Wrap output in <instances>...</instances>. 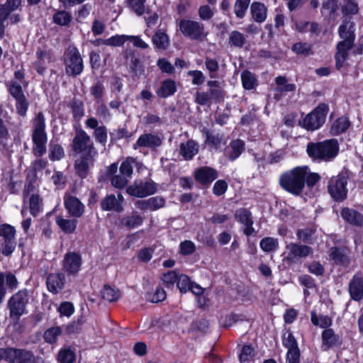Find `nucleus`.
I'll return each instance as SVG.
<instances>
[{
    "instance_id": "54",
    "label": "nucleus",
    "mask_w": 363,
    "mask_h": 363,
    "mask_svg": "<svg viewBox=\"0 0 363 363\" xmlns=\"http://www.w3.org/2000/svg\"><path fill=\"white\" fill-rule=\"evenodd\" d=\"M250 0H235L234 13L238 19H242L247 13Z\"/></svg>"
},
{
    "instance_id": "32",
    "label": "nucleus",
    "mask_w": 363,
    "mask_h": 363,
    "mask_svg": "<svg viewBox=\"0 0 363 363\" xmlns=\"http://www.w3.org/2000/svg\"><path fill=\"white\" fill-rule=\"evenodd\" d=\"M198 152L199 145L194 140H189L179 145V155L186 161L191 160Z\"/></svg>"
},
{
    "instance_id": "53",
    "label": "nucleus",
    "mask_w": 363,
    "mask_h": 363,
    "mask_svg": "<svg viewBox=\"0 0 363 363\" xmlns=\"http://www.w3.org/2000/svg\"><path fill=\"white\" fill-rule=\"evenodd\" d=\"M315 230L311 228L298 229L296 232L298 239L304 243L311 245L313 242V235Z\"/></svg>"
},
{
    "instance_id": "9",
    "label": "nucleus",
    "mask_w": 363,
    "mask_h": 363,
    "mask_svg": "<svg viewBox=\"0 0 363 363\" xmlns=\"http://www.w3.org/2000/svg\"><path fill=\"white\" fill-rule=\"evenodd\" d=\"M8 93L15 99L16 113L21 118H26L29 108V101L26 96L22 86L16 81L6 83Z\"/></svg>"
},
{
    "instance_id": "34",
    "label": "nucleus",
    "mask_w": 363,
    "mask_h": 363,
    "mask_svg": "<svg viewBox=\"0 0 363 363\" xmlns=\"http://www.w3.org/2000/svg\"><path fill=\"white\" fill-rule=\"evenodd\" d=\"M55 223L62 232L69 235L75 233L78 220L75 218H65L62 216H57L55 218Z\"/></svg>"
},
{
    "instance_id": "7",
    "label": "nucleus",
    "mask_w": 363,
    "mask_h": 363,
    "mask_svg": "<svg viewBox=\"0 0 363 363\" xmlns=\"http://www.w3.org/2000/svg\"><path fill=\"white\" fill-rule=\"evenodd\" d=\"M348 179L345 174L339 173L328 180L327 191L333 201L342 203L347 199Z\"/></svg>"
},
{
    "instance_id": "58",
    "label": "nucleus",
    "mask_w": 363,
    "mask_h": 363,
    "mask_svg": "<svg viewBox=\"0 0 363 363\" xmlns=\"http://www.w3.org/2000/svg\"><path fill=\"white\" fill-rule=\"evenodd\" d=\"M191 282V278L187 274H180L176 284L177 288L182 294H186L189 291Z\"/></svg>"
},
{
    "instance_id": "20",
    "label": "nucleus",
    "mask_w": 363,
    "mask_h": 363,
    "mask_svg": "<svg viewBox=\"0 0 363 363\" xmlns=\"http://www.w3.org/2000/svg\"><path fill=\"white\" fill-rule=\"evenodd\" d=\"M322 348L328 350L333 347H340L343 344L341 335L336 334L333 328L323 330L321 333Z\"/></svg>"
},
{
    "instance_id": "38",
    "label": "nucleus",
    "mask_w": 363,
    "mask_h": 363,
    "mask_svg": "<svg viewBox=\"0 0 363 363\" xmlns=\"http://www.w3.org/2000/svg\"><path fill=\"white\" fill-rule=\"evenodd\" d=\"M73 121L79 122L84 116V105L82 100L74 98L68 104Z\"/></svg>"
},
{
    "instance_id": "60",
    "label": "nucleus",
    "mask_w": 363,
    "mask_h": 363,
    "mask_svg": "<svg viewBox=\"0 0 363 363\" xmlns=\"http://www.w3.org/2000/svg\"><path fill=\"white\" fill-rule=\"evenodd\" d=\"M147 0H127L128 7L136 15L140 16L145 12V3Z\"/></svg>"
},
{
    "instance_id": "11",
    "label": "nucleus",
    "mask_w": 363,
    "mask_h": 363,
    "mask_svg": "<svg viewBox=\"0 0 363 363\" xmlns=\"http://www.w3.org/2000/svg\"><path fill=\"white\" fill-rule=\"evenodd\" d=\"M16 230L9 223L0 224V250L4 256L9 257L16 247Z\"/></svg>"
},
{
    "instance_id": "39",
    "label": "nucleus",
    "mask_w": 363,
    "mask_h": 363,
    "mask_svg": "<svg viewBox=\"0 0 363 363\" xmlns=\"http://www.w3.org/2000/svg\"><path fill=\"white\" fill-rule=\"evenodd\" d=\"M152 41L155 48L166 50L169 45V38L167 33L163 30H158L152 38Z\"/></svg>"
},
{
    "instance_id": "47",
    "label": "nucleus",
    "mask_w": 363,
    "mask_h": 363,
    "mask_svg": "<svg viewBox=\"0 0 363 363\" xmlns=\"http://www.w3.org/2000/svg\"><path fill=\"white\" fill-rule=\"evenodd\" d=\"M312 252V248L308 245L297 243L290 245V253L295 257H306Z\"/></svg>"
},
{
    "instance_id": "6",
    "label": "nucleus",
    "mask_w": 363,
    "mask_h": 363,
    "mask_svg": "<svg viewBox=\"0 0 363 363\" xmlns=\"http://www.w3.org/2000/svg\"><path fill=\"white\" fill-rule=\"evenodd\" d=\"M29 298V291L26 288L18 290L9 298L7 301V308L11 319L18 320L26 313Z\"/></svg>"
},
{
    "instance_id": "33",
    "label": "nucleus",
    "mask_w": 363,
    "mask_h": 363,
    "mask_svg": "<svg viewBox=\"0 0 363 363\" xmlns=\"http://www.w3.org/2000/svg\"><path fill=\"white\" fill-rule=\"evenodd\" d=\"M100 206L101 210L104 211H114L117 213H121L123 211L121 202L117 200L114 194H107L101 201Z\"/></svg>"
},
{
    "instance_id": "52",
    "label": "nucleus",
    "mask_w": 363,
    "mask_h": 363,
    "mask_svg": "<svg viewBox=\"0 0 363 363\" xmlns=\"http://www.w3.org/2000/svg\"><path fill=\"white\" fill-rule=\"evenodd\" d=\"M105 92V87L102 82L97 81L90 87L91 95L96 103H101Z\"/></svg>"
},
{
    "instance_id": "44",
    "label": "nucleus",
    "mask_w": 363,
    "mask_h": 363,
    "mask_svg": "<svg viewBox=\"0 0 363 363\" xmlns=\"http://www.w3.org/2000/svg\"><path fill=\"white\" fill-rule=\"evenodd\" d=\"M58 363H74L76 361V354L70 347H62L57 355Z\"/></svg>"
},
{
    "instance_id": "15",
    "label": "nucleus",
    "mask_w": 363,
    "mask_h": 363,
    "mask_svg": "<svg viewBox=\"0 0 363 363\" xmlns=\"http://www.w3.org/2000/svg\"><path fill=\"white\" fill-rule=\"evenodd\" d=\"M157 191V184L151 182H140L139 184L135 182L130 185L126 189L128 194L137 198H144L150 195H153Z\"/></svg>"
},
{
    "instance_id": "50",
    "label": "nucleus",
    "mask_w": 363,
    "mask_h": 363,
    "mask_svg": "<svg viewBox=\"0 0 363 363\" xmlns=\"http://www.w3.org/2000/svg\"><path fill=\"white\" fill-rule=\"evenodd\" d=\"M291 50L297 55L304 56H308L313 53L312 44L306 42H298L294 43L292 45Z\"/></svg>"
},
{
    "instance_id": "21",
    "label": "nucleus",
    "mask_w": 363,
    "mask_h": 363,
    "mask_svg": "<svg viewBox=\"0 0 363 363\" xmlns=\"http://www.w3.org/2000/svg\"><path fill=\"white\" fill-rule=\"evenodd\" d=\"M348 292L350 298L354 301L363 299V277L360 274H354L349 282Z\"/></svg>"
},
{
    "instance_id": "62",
    "label": "nucleus",
    "mask_w": 363,
    "mask_h": 363,
    "mask_svg": "<svg viewBox=\"0 0 363 363\" xmlns=\"http://www.w3.org/2000/svg\"><path fill=\"white\" fill-rule=\"evenodd\" d=\"M246 40L242 33L238 30H233L229 35V43L236 48H242Z\"/></svg>"
},
{
    "instance_id": "14",
    "label": "nucleus",
    "mask_w": 363,
    "mask_h": 363,
    "mask_svg": "<svg viewBox=\"0 0 363 363\" xmlns=\"http://www.w3.org/2000/svg\"><path fill=\"white\" fill-rule=\"evenodd\" d=\"M82 263V257L79 252L69 251L64 255L62 269L68 277H75L81 270Z\"/></svg>"
},
{
    "instance_id": "4",
    "label": "nucleus",
    "mask_w": 363,
    "mask_h": 363,
    "mask_svg": "<svg viewBox=\"0 0 363 363\" xmlns=\"http://www.w3.org/2000/svg\"><path fill=\"white\" fill-rule=\"evenodd\" d=\"M206 85L209 89L206 91H196L194 94V102L200 106H208L212 104H220L225 97V91L220 86L217 80H208Z\"/></svg>"
},
{
    "instance_id": "28",
    "label": "nucleus",
    "mask_w": 363,
    "mask_h": 363,
    "mask_svg": "<svg viewBox=\"0 0 363 363\" xmlns=\"http://www.w3.org/2000/svg\"><path fill=\"white\" fill-rule=\"evenodd\" d=\"M177 86L176 82L167 78L161 82L160 86L156 90V94L160 99H167L177 92Z\"/></svg>"
},
{
    "instance_id": "64",
    "label": "nucleus",
    "mask_w": 363,
    "mask_h": 363,
    "mask_svg": "<svg viewBox=\"0 0 363 363\" xmlns=\"http://www.w3.org/2000/svg\"><path fill=\"white\" fill-rule=\"evenodd\" d=\"M282 345L287 350L298 347V342L291 331H287L282 335Z\"/></svg>"
},
{
    "instance_id": "45",
    "label": "nucleus",
    "mask_w": 363,
    "mask_h": 363,
    "mask_svg": "<svg viewBox=\"0 0 363 363\" xmlns=\"http://www.w3.org/2000/svg\"><path fill=\"white\" fill-rule=\"evenodd\" d=\"M10 134L9 128L6 125L4 119L0 117V150H8L9 148V141Z\"/></svg>"
},
{
    "instance_id": "5",
    "label": "nucleus",
    "mask_w": 363,
    "mask_h": 363,
    "mask_svg": "<svg viewBox=\"0 0 363 363\" xmlns=\"http://www.w3.org/2000/svg\"><path fill=\"white\" fill-rule=\"evenodd\" d=\"M330 108L325 103H320L311 112L306 114L298 124L308 131H313L321 128L326 121Z\"/></svg>"
},
{
    "instance_id": "61",
    "label": "nucleus",
    "mask_w": 363,
    "mask_h": 363,
    "mask_svg": "<svg viewBox=\"0 0 363 363\" xmlns=\"http://www.w3.org/2000/svg\"><path fill=\"white\" fill-rule=\"evenodd\" d=\"M330 257L336 264H343L347 262L346 255L338 247H331Z\"/></svg>"
},
{
    "instance_id": "35",
    "label": "nucleus",
    "mask_w": 363,
    "mask_h": 363,
    "mask_svg": "<svg viewBox=\"0 0 363 363\" xmlns=\"http://www.w3.org/2000/svg\"><path fill=\"white\" fill-rule=\"evenodd\" d=\"M338 35L342 39H348L351 41H355V24L350 20H343L338 28Z\"/></svg>"
},
{
    "instance_id": "25",
    "label": "nucleus",
    "mask_w": 363,
    "mask_h": 363,
    "mask_svg": "<svg viewBox=\"0 0 363 363\" xmlns=\"http://www.w3.org/2000/svg\"><path fill=\"white\" fill-rule=\"evenodd\" d=\"M95 155L82 154L74 163V169L77 176L82 179H86L89 173V164L94 161Z\"/></svg>"
},
{
    "instance_id": "30",
    "label": "nucleus",
    "mask_w": 363,
    "mask_h": 363,
    "mask_svg": "<svg viewBox=\"0 0 363 363\" xmlns=\"http://www.w3.org/2000/svg\"><path fill=\"white\" fill-rule=\"evenodd\" d=\"M203 135L205 136V144L211 149L216 150H219L221 144H225L223 134L216 133L213 134L208 129L203 128L201 130Z\"/></svg>"
},
{
    "instance_id": "42",
    "label": "nucleus",
    "mask_w": 363,
    "mask_h": 363,
    "mask_svg": "<svg viewBox=\"0 0 363 363\" xmlns=\"http://www.w3.org/2000/svg\"><path fill=\"white\" fill-rule=\"evenodd\" d=\"M65 150L63 147L57 143L51 141L49 144V159L52 161H60L65 157Z\"/></svg>"
},
{
    "instance_id": "49",
    "label": "nucleus",
    "mask_w": 363,
    "mask_h": 363,
    "mask_svg": "<svg viewBox=\"0 0 363 363\" xmlns=\"http://www.w3.org/2000/svg\"><path fill=\"white\" fill-rule=\"evenodd\" d=\"M145 298L147 301L152 303H160L167 298V293L163 286H157L153 293L147 292Z\"/></svg>"
},
{
    "instance_id": "8",
    "label": "nucleus",
    "mask_w": 363,
    "mask_h": 363,
    "mask_svg": "<svg viewBox=\"0 0 363 363\" xmlns=\"http://www.w3.org/2000/svg\"><path fill=\"white\" fill-rule=\"evenodd\" d=\"M75 135L70 143V147L74 155L89 154L96 155V151L90 136L80 125L74 127Z\"/></svg>"
},
{
    "instance_id": "23",
    "label": "nucleus",
    "mask_w": 363,
    "mask_h": 363,
    "mask_svg": "<svg viewBox=\"0 0 363 363\" xmlns=\"http://www.w3.org/2000/svg\"><path fill=\"white\" fill-rule=\"evenodd\" d=\"M245 150V143L241 139L232 140L225 148L224 155L230 162L236 160Z\"/></svg>"
},
{
    "instance_id": "57",
    "label": "nucleus",
    "mask_w": 363,
    "mask_h": 363,
    "mask_svg": "<svg viewBox=\"0 0 363 363\" xmlns=\"http://www.w3.org/2000/svg\"><path fill=\"white\" fill-rule=\"evenodd\" d=\"M62 333V330L60 327H51L47 329L43 334V339L45 342L49 344H54L57 340V337Z\"/></svg>"
},
{
    "instance_id": "17",
    "label": "nucleus",
    "mask_w": 363,
    "mask_h": 363,
    "mask_svg": "<svg viewBox=\"0 0 363 363\" xmlns=\"http://www.w3.org/2000/svg\"><path fill=\"white\" fill-rule=\"evenodd\" d=\"M354 42L344 39L339 41L336 45V52L335 54V68L337 70L344 66V63L349 58V51L354 47Z\"/></svg>"
},
{
    "instance_id": "37",
    "label": "nucleus",
    "mask_w": 363,
    "mask_h": 363,
    "mask_svg": "<svg viewBox=\"0 0 363 363\" xmlns=\"http://www.w3.org/2000/svg\"><path fill=\"white\" fill-rule=\"evenodd\" d=\"M242 87L245 90L256 89L258 86V80L256 75L248 69H245L240 75Z\"/></svg>"
},
{
    "instance_id": "63",
    "label": "nucleus",
    "mask_w": 363,
    "mask_h": 363,
    "mask_svg": "<svg viewBox=\"0 0 363 363\" xmlns=\"http://www.w3.org/2000/svg\"><path fill=\"white\" fill-rule=\"evenodd\" d=\"M129 39L128 35H115L109 38L104 40V45L120 47Z\"/></svg>"
},
{
    "instance_id": "48",
    "label": "nucleus",
    "mask_w": 363,
    "mask_h": 363,
    "mask_svg": "<svg viewBox=\"0 0 363 363\" xmlns=\"http://www.w3.org/2000/svg\"><path fill=\"white\" fill-rule=\"evenodd\" d=\"M179 274L176 270H169L162 274L161 280L166 288L172 290L177 284Z\"/></svg>"
},
{
    "instance_id": "55",
    "label": "nucleus",
    "mask_w": 363,
    "mask_h": 363,
    "mask_svg": "<svg viewBox=\"0 0 363 363\" xmlns=\"http://www.w3.org/2000/svg\"><path fill=\"white\" fill-rule=\"evenodd\" d=\"M260 248L265 252L275 251L279 247L277 239L272 237L262 238L259 242Z\"/></svg>"
},
{
    "instance_id": "40",
    "label": "nucleus",
    "mask_w": 363,
    "mask_h": 363,
    "mask_svg": "<svg viewBox=\"0 0 363 363\" xmlns=\"http://www.w3.org/2000/svg\"><path fill=\"white\" fill-rule=\"evenodd\" d=\"M72 21L71 13L65 10H57L52 16V22L60 26H67Z\"/></svg>"
},
{
    "instance_id": "26",
    "label": "nucleus",
    "mask_w": 363,
    "mask_h": 363,
    "mask_svg": "<svg viewBox=\"0 0 363 363\" xmlns=\"http://www.w3.org/2000/svg\"><path fill=\"white\" fill-rule=\"evenodd\" d=\"M340 216L345 223L353 226L363 225V214L354 208L343 207L340 211Z\"/></svg>"
},
{
    "instance_id": "51",
    "label": "nucleus",
    "mask_w": 363,
    "mask_h": 363,
    "mask_svg": "<svg viewBox=\"0 0 363 363\" xmlns=\"http://www.w3.org/2000/svg\"><path fill=\"white\" fill-rule=\"evenodd\" d=\"M235 220L244 225L253 221L251 211L246 208H240L235 213Z\"/></svg>"
},
{
    "instance_id": "18",
    "label": "nucleus",
    "mask_w": 363,
    "mask_h": 363,
    "mask_svg": "<svg viewBox=\"0 0 363 363\" xmlns=\"http://www.w3.org/2000/svg\"><path fill=\"white\" fill-rule=\"evenodd\" d=\"M64 206L68 214L72 218H81L85 212L84 204L75 196L65 195Z\"/></svg>"
},
{
    "instance_id": "16",
    "label": "nucleus",
    "mask_w": 363,
    "mask_h": 363,
    "mask_svg": "<svg viewBox=\"0 0 363 363\" xmlns=\"http://www.w3.org/2000/svg\"><path fill=\"white\" fill-rule=\"evenodd\" d=\"M218 177V171L209 166L200 167L196 169L194 172L195 181L206 187H208Z\"/></svg>"
},
{
    "instance_id": "13",
    "label": "nucleus",
    "mask_w": 363,
    "mask_h": 363,
    "mask_svg": "<svg viewBox=\"0 0 363 363\" xmlns=\"http://www.w3.org/2000/svg\"><path fill=\"white\" fill-rule=\"evenodd\" d=\"M5 355L9 363H38L34 353L24 348L6 347Z\"/></svg>"
},
{
    "instance_id": "2",
    "label": "nucleus",
    "mask_w": 363,
    "mask_h": 363,
    "mask_svg": "<svg viewBox=\"0 0 363 363\" xmlns=\"http://www.w3.org/2000/svg\"><path fill=\"white\" fill-rule=\"evenodd\" d=\"M340 145L335 138L309 142L306 145L308 157L315 163L332 162L338 155Z\"/></svg>"
},
{
    "instance_id": "46",
    "label": "nucleus",
    "mask_w": 363,
    "mask_h": 363,
    "mask_svg": "<svg viewBox=\"0 0 363 363\" xmlns=\"http://www.w3.org/2000/svg\"><path fill=\"white\" fill-rule=\"evenodd\" d=\"M101 296L104 300L108 302L117 301L121 296L119 289L111 287L108 284H105L101 291Z\"/></svg>"
},
{
    "instance_id": "43",
    "label": "nucleus",
    "mask_w": 363,
    "mask_h": 363,
    "mask_svg": "<svg viewBox=\"0 0 363 363\" xmlns=\"http://www.w3.org/2000/svg\"><path fill=\"white\" fill-rule=\"evenodd\" d=\"M133 135V133L130 132L126 125L119 127L117 129H114L110 133V142L112 144L116 143L121 139H129Z\"/></svg>"
},
{
    "instance_id": "12",
    "label": "nucleus",
    "mask_w": 363,
    "mask_h": 363,
    "mask_svg": "<svg viewBox=\"0 0 363 363\" xmlns=\"http://www.w3.org/2000/svg\"><path fill=\"white\" fill-rule=\"evenodd\" d=\"M179 28L184 37L193 40L202 41L208 35L202 23L191 19H181Z\"/></svg>"
},
{
    "instance_id": "22",
    "label": "nucleus",
    "mask_w": 363,
    "mask_h": 363,
    "mask_svg": "<svg viewBox=\"0 0 363 363\" xmlns=\"http://www.w3.org/2000/svg\"><path fill=\"white\" fill-rule=\"evenodd\" d=\"M162 143V140L159 135L152 133H144L138 138L137 141L133 145V148L135 150L138 147L155 149L160 147Z\"/></svg>"
},
{
    "instance_id": "36",
    "label": "nucleus",
    "mask_w": 363,
    "mask_h": 363,
    "mask_svg": "<svg viewBox=\"0 0 363 363\" xmlns=\"http://www.w3.org/2000/svg\"><path fill=\"white\" fill-rule=\"evenodd\" d=\"M144 218L140 215L133 213L130 216H125L119 219V226L132 230L141 226L143 223Z\"/></svg>"
},
{
    "instance_id": "10",
    "label": "nucleus",
    "mask_w": 363,
    "mask_h": 363,
    "mask_svg": "<svg viewBox=\"0 0 363 363\" xmlns=\"http://www.w3.org/2000/svg\"><path fill=\"white\" fill-rule=\"evenodd\" d=\"M64 65L65 72L69 77H75L82 73L84 66L77 48L69 46L65 50Z\"/></svg>"
},
{
    "instance_id": "29",
    "label": "nucleus",
    "mask_w": 363,
    "mask_h": 363,
    "mask_svg": "<svg viewBox=\"0 0 363 363\" xmlns=\"http://www.w3.org/2000/svg\"><path fill=\"white\" fill-rule=\"evenodd\" d=\"M352 125V123L347 115L337 118L332 123L330 133L333 136H338L345 133Z\"/></svg>"
},
{
    "instance_id": "56",
    "label": "nucleus",
    "mask_w": 363,
    "mask_h": 363,
    "mask_svg": "<svg viewBox=\"0 0 363 363\" xmlns=\"http://www.w3.org/2000/svg\"><path fill=\"white\" fill-rule=\"evenodd\" d=\"M43 200L38 194H32L29 199L30 213L33 216H37L41 211Z\"/></svg>"
},
{
    "instance_id": "1",
    "label": "nucleus",
    "mask_w": 363,
    "mask_h": 363,
    "mask_svg": "<svg viewBox=\"0 0 363 363\" xmlns=\"http://www.w3.org/2000/svg\"><path fill=\"white\" fill-rule=\"evenodd\" d=\"M320 179V175L311 172L308 166H296L279 176V184L287 193L294 196H301L306 186L313 189Z\"/></svg>"
},
{
    "instance_id": "19",
    "label": "nucleus",
    "mask_w": 363,
    "mask_h": 363,
    "mask_svg": "<svg viewBox=\"0 0 363 363\" xmlns=\"http://www.w3.org/2000/svg\"><path fill=\"white\" fill-rule=\"evenodd\" d=\"M18 284L17 277L11 272H0V303L6 294V287L13 291L18 287Z\"/></svg>"
},
{
    "instance_id": "41",
    "label": "nucleus",
    "mask_w": 363,
    "mask_h": 363,
    "mask_svg": "<svg viewBox=\"0 0 363 363\" xmlns=\"http://www.w3.org/2000/svg\"><path fill=\"white\" fill-rule=\"evenodd\" d=\"M311 320L313 325L324 328V330L330 328L333 324L331 318L326 315H321L320 317H318L315 311L311 312Z\"/></svg>"
},
{
    "instance_id": "3",
    "label": "nucleus",
    "mask_w": 363,
    "mask_h": 363,
    "mask_svg": "<svg viewBox=\"0 0 363 363\" xmlns=\"http://www.w3.org/2000/svg\"><path fill=\"white\" fill-rule=\"evenodd\" d=\"M32 151L35 156L41 157L46 153L48 143L45 118L43 112L40 111L35 114L32 121Z\"/></svg>"
},
{
    "instance_id": "27",
    "label": "nucleus",
    "mask_w": 363,
    "mask_h": 363,
    "mask_svg": "<svg viewBox=\"0 0 363 363\" xmlns=\"http://www.w3.org/2000/svg\"><path fill=\"white\" fill-rule=\"evenodd\" d=\"M164 205L165 199L160 196L150 197L146 200H138L136 202L137 207L143 211L150 209L152 211H155L164 207Z\"/></svg>"
},
{
    "instance_id": "31",
    "label": "nucleus",
    "mask_w": 363,
    "mask_h": 363,
    "mask_svg": "<svg viewBox=\"0 0 363 363\" xmlns=\"http://www.w3.org/2000/svg\"><path fill=\"white\" fill-rule=\"evenodd\" d=\"M250 9L252 18L255 22L262 23L266 21L268 9L264 3L253 1Z\"/></svg>"
},
{
    "instance_id": "24",
    "label": "nucleus",
    "mask_w": 363,
    "mask_h": 363,
    "mask_svg": "<svg viewBox=\"0 0 363 363\" xmlns=\"http://www.w3.org/2000/svg\"><path fill=\"white\" fill-rule=\"evenodd\" d=\"M66 279L64 273L48 274L46 280L48 290L53 294H57L65 286Z\"/></svg>"
},
{
    "instance_id": "59",
    "label": "nucleus",
    "mask_w": 363,
    "mask_h": 363,
    "mask_svg": "<svg viewBox=\"0 0 363 363\" xmlns=\"http://www.w3.org/2000/svg\"><path fill=\"white\" fill-rule=\"evenodd\" d=\"M205 66L206 69L209 72V77L211 79H216L218 77V72L219 70V64L217 60L211 57H206Z\"/></svg>"
}]
</instances>
